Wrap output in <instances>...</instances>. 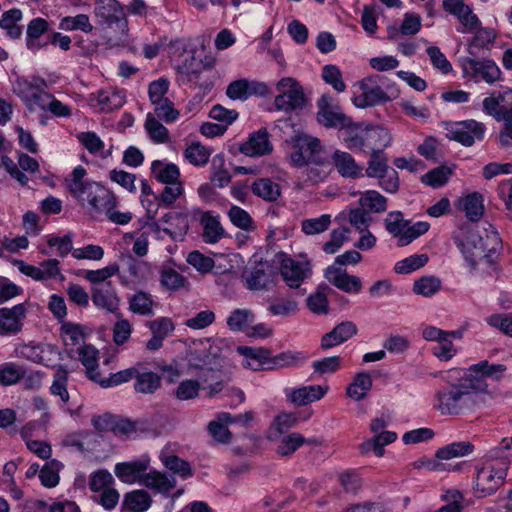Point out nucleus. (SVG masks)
<instances>
[{
  "label": "nucleus",
  "mask_w": 512,
  "mask_h": 512,
  "mask_svg": "<svg viewBox=\"0 0 512 512\" xmlns=\"http://www.w3.org/2000/svg\"><path fill=\"white\" fill-rule=\"evenodd\" d=\"M68 371L63 366H58L53 382L50 387L51 394L60 397L62 402L66 403L69 400V393L67 390Z\"/></svg>",
  "instance_id": "obj_60"
},
{
  "label": "nucleus",
  "mask_w": 512,
  "mask_h": 512,
  "mask_svg": "<svg viewBox=\"0 0 512 512\" xmlns=\"http://www.w3.org/2000/svg\"><path fill=\"white\" fill-rule=\"evenodd\" d=\"M510 462L505 457L485 456L475 464L472 489L477 498L494 495L506 481Z\"/></svg>",
  "instance_id": "obj_3"
},
{
  "label": "nucleus",
  "mask_w": 512,
  "mask_h": 512,
  "mask_svg": "<svg viewBox=\"0 0 512 512\" xmlns=\"http://www.w3.org/2000/svg\"><path fill=\"white\" fill-rule=\"evenodd\" d=\"M152 503L149 493L145 490H134L125 494L122 508L129 512H144Z\"/></svg>",
  "instance_id": "obj_42"
},
{
  "label": "nucleus",
  "mask_w": 512,
  "mask_h": 512,
  "mask_svg": "<svg viewBox=\"0 0 512 512\" xmlns=\"http://www.w3.org/2000/svg\"><path fill=\"white\" fill-rule=\"evenodd\" d=\"M290 159L295 167L328 165L321 141L308 135L296 137Z\"/></svg>",
  "instance_id": "obj_8"
},
{
  "label": "nucleus",
  "mask_w": 512,
  "mask_h": 512,
  "mask_svg": "<svg viewBox=\"0 0 512 512\" xmlns=\"http://www.w3.org/2000/svg\"><path fill=\"white\" fill-rule=\"evenodd\" d=\"M311 263L307 258L299 260L284 258L281 261L280 273L290 288H299L301 284L311 275Z\"/></svg>",
  "instance_id": "obj_13"
},
{
  "label": "nucleus",
  "mask_w": 512,
  "mask_h": 512,
  "mask_svg": "<svg viewBox=\"0 0 512 512\" xmlns=\"http://www.w3.org/2000/svg\"><path fill=\"white\" fill-rule=\"evenodd\" d=\"M161 386V377L154 372L140 373L137 370L135 377L134 389L138 393L152 394Z\"/></svg>",
  "instance_id": "obj_51"
},
{
  "label": "nucleus",
  "mask_w": 512,
  "mask_h": 512,
  "mask_svg": "<svg viewBox=\"0 0 512 512\" xmlns=\"http://www.w3.org/2000/svg\"><path fill=\"white\" fill-rule=\"evenodd\" d=\"M331 215L322 214L319 217L304 219L301 222V230L306 235H317L329 229Z\"/></svg>",
  "instance_id": "obj_58"
},
{
  "label": "nucleus",
  "mask_w": 512,
  "mask_h": 512,
  "mask_svg": "<svg viewBox=\"0 0 512 512\" xmlns=\"http://www.w3.org/2000/svg\"><path fill=\"white\" fill-rule=\"evenodd\" d=\"M159 458L168 470L178 474L182 478L185 479L192 476L190 464L178 456L171 454L168 448L161 450Z\"/></svg>",
  "instance_id": "obj_43"
},
{
  "label": "nucleus",
  "mask_w": 512,
  "mask_h": 512,
  "mask_svg": "<svg viewBox=\"0 0 512 512\" xmlns=\"http://www.w3.org/2000/svg\"><path fill=\"white\" fill-rule=\"evenodd\" d=\"M213 64V60L206 64L197 63L192 53L189 58L177 64L178 81L194 89L209 91L214 85Z\"/></svg>",
  "instance_id": "obj_7"
},
{
  "label": "nucleus",
  "mask_w": 512,
  "mask_h": 512,
  "mask_svg": "<svg viewBox=\"0 0 512 512\" xmlns=\"http://www.w3.org/2000/svg\"><path fill=\"white\" fill-rule=\"evenodd\" d=\"M329 97L322 96L318 101V122L327 128H339L340 130L351 124V118L342 113L338 108L329 104Z\"/></svg>",
  "instance_id": "obj_19"
},
{
  "label": "nucleus",
  "mask_w": 512,
  "mask_h": 512,
  "mask_svg": "<svg viewBox=\"0 0 512 512\" xmlns=\"http://www.w3.org/2000/svg\"><path fill=\"white\" fill-rule=\"evenodd\" d=\"M26 305L20 303L11 308H0V335L13 336L18 334L26 318Z\"/></svg>",
  "instance_id": "obj_15"
},
{
  "label": "nucleus",
  "mask_w": 512,
  "mask_h": 512,
  "mask_svg": "<svg viewBox=\"0 0 512 512\" xmlns=\"http://www.w3.org/2000/svg\"><path fill=\"white\" fill-rule=\"evenodd\" d=\"M456 207L465 213L469 221L477 222L484 214V199L478 192H472L459 199Z\"/></svg>",
  "instance_id": "obj_30"
},
{
  "label": "nucleus",
  "mask_w": 512,
  "mask_h": 512,
  "mask_svg": "<svg viewBox=\"0 0 512 512\" xmlns=\"http://www.w3.org/2000/svg\"><path fill=\"white\" fill-rule=\"evenodd\" d=\"M49 29V23L47 20L41 17H37L32 19L28 25L26 30V45L27 48L31 51H38L39 49L45 47L48 42L41 43L40 37L46 33Z\"/></svg>",
  "instance_id": "obj_34"
},
{
  "label": "nucleus",
  "mask_w": 512,
  "mask_h": 512,
  "mask_svg": "<svg viewBox=\"0 0 512 512\" xmlns=\"http://www.w3.org/2000/svg\"><path fill=\"white\" fill-rule=\"evenodd\" d=\"M324 275L330 284L345 293L358 294L362 290L361 279L355 275L348 274L346 269L339 266H328Z\"/></svg>",
  "instance_id": "obj_16"
},
{
  "label": "nucleus",
  "mask_w": 512,
  "mask_h": 512,
  "mask_svg": "<svg viewBox=\"0 0 512 512\" xmlns=\"http://www.w3.org/2000/svg\"><path fill=\"white\" fill-rule=\"evenodd\" d=\"M365 149L374 152H384V149L392 143L390 131L383 126H371L366 128Z\"/></svg>",
  "instance_id": "obj_28"
},
{
  "label": "nucleus",
  "mask_w": 512,
  "mask_h": 512,
  "mask_svg": "<svg viewBox=\"0 0 512 512\" xmlns=\"http://www.w3.org/2000/svg\"><path fill=\"white\" fill-rule=\"evenodd\" d=\"M505 371V365L491 364L487 360H483L471 365L460 381L468 390L470 396L478 393H489L488 380L499 381Z\"/></svg>",
  "instance_id": "obj_6"
},
{
  "label": "nucleus",
  "mask_w": 512,
  "mask_h": 512,
  "mask_svg": "<svg viewBox=\"0 0 512 512\" xmlns=\"http://www.w3.org/2000/svg\"><path fill=\"white\" fill-rule=\"evenodd\" d=\"M251 190L256 196L269 202L276 201L281 195L279 184L269 178H260L254 181Z\"/></svg>",
  "instance_id": "obj_45"
},
{
  "label": "nucleus",
  "mask_w": 512,
  "mask_h": 512,
  "mask_svg": "<svg viewBox=\"0 0 512 512\" xmlns=\"http://www.w3.org/2000/svg\"><path fill=\"white\" fill-rule=\"evenodd\" d=\"M47 82L41 77H32L31 79L19 77L13 85V92L21 101L26 104L33 94L39 91L40 87H47Z\"/></svg>",
  "instance_id": "obj_35"
},
{
  "label": "nucleus",
  "mask_w": 512,
  "mask_h": 512,
  "mask_svg": "<svg viewBox=\"0 0 512 512\" xmlns=\"http://www.w3.org/2000/svg\"><path fill=\"white\" fill-rule=\"evenodd\" d=\"M308 355L302 351H283L272 356L268 361V370H277L288 367H297L307 361Z\"/></svg>",
  "instance_id": "obj_33"
},
{
  "label": "nucleus",
  "mask_w": 512,
  "mask_h": 512,
  "mask_svg": "<svg viewBox=\"0 0 512 512\" xmlns=\"http://www.w3.org/2000/svg\"><path fill=\"white\" fill-rule=\"evenodd\" d=\"M468 400V390L459 381L444 386L435 393L434 407L442 415H458Z\"/></svg>",
  "instance_id": "obj_10"
},
{
  "label": "nucleus",
  "mask_w": 512,
  "mask_h": 512,
  "mask_svg": "<svg viewBox=\"0 0 512 512\" xmlns=\"http://www.w3.org/2000/svg\"><path fill=\"white\" fill-rule=\"evenodd\" d=\"M361 94L352 101L358 108H366L389 102L398 97L399 91L388 79L381 75H371L359 82Z\"/></svg>",
  "instance_id": "obj_5"
},
{
  "label": "nucleus",
  "mask_w": 512,
  "mask_h": 512,
  "mask_svg": "<svg viewBox=\"0 0 512 512\" xmlns=\"http://www.w3.org/2000/svg\"><path fill=\"white\" fill-rule=\"evenodd\" d=\"M90 105L101 112H110L121 108L126 102L123 90L115 88L101 89L89 97Z\"/></svg>",
  "instance_id": "obj_18"
},
{
  "label": "nucleus",
  "mask_w": 512,
  "mask_h": 512,
  "mask_svg": "<svg viewBox=\"0 0 512 512\" xmlns=\"http://www.w3.org/2000/svg\"><path fill=\"white\" fill-rule=\"evenodd\" d=\"M474 37L468 43V53L476 56L480 49L487 48L496 38L495 32L490 28L478 27Z\"/></svg>",
  "instance_id": "obj_53"
},
{
  "label": "nucleus",
  "mask_w": 512,
  "mask_h": 512,
  "mask_svg": "<svg viewBox=\"0 0 512 512\" xmlns=\"http://www.w3.org/2000/svg\"><path fill=\"white\" fill-rule=\"evenodd\" d=\"M94 13L108 42L119 45L127 40L128 21L117 0H95Z\"/></svg>",
  "instance_id": "obj_4"
},
{
  "label": "nucleus",
  "mask_w": 512,
  "mask_h": 512,
  "mask_svg": "<svg viewBox=\"0 0 512 512\" xmlns=\"http://www.w3.org/2000/svg\"><path fill=\"white\" fill-rule=\"evenodd\" d=\"M141 484L157 493L168 495L175 488L176 479L159 471H150L141 478Z\"/></svg>",
  "instance_id": "obj_29"
},
{
  "label": "nucleus",
  "mask_w": 512,
  "mask_h": 512,
  "mask_svg": "<svg viewBox=\"0 0 512 512\" xmlns=\"http://www.w3.org/2000/svg\"><path fill=\"white\" fill-rule=\"evenodd\" d=\"M442 286V282L438 277L425 276L417 279L413 284V292L423 297H432Z\"/></svg>",
  "instance_id": "obj_57"
},
{
  "label": "nucleus",
  "mask_w": 512,
  "mask_h": 512,
  "mask_svg": "<svg viewBox=\"0 0 512 512\" xmlns=\"http://www.w3.org/2000/svg\"><path fill=\"white\" fill-rule=\"evenodd\" d=\"M336 221H348L360 233L366 231L372 222L371 215L364 210L361 206L342 211L337 217Z\"/></svg>",
  "instance_id": "obj_39"
},
{
  "label": "nucleus",
  "mask_w": 512,
  "mask_h": 512,
  "mask_svg": "<svg viewBox=\"0 0 512 512\" xmlns=\"http://www.w3.org/2000/svg\"><path fill=\"white\" fill-rule=\"evenodd\" d=\"M331 161L343 178L359 179L364 176L363 167L346 151L336 149L331 155Z\"/></svg>",
  "instance_id": "obj_21"
},
{
  "label": "nucleus",
  "mask_w": 512,
  "mask_h": 512,
  "mask_svg": "<svg viewBox=\"0 0 512 512\" xmlns=\"http://www.w3.org/2000/svg\"><path fill=\"white\" fill-rule=\"evenodd\" d=\"M99 351L93 345H84L78 349L79 361L86 369L87 377L98 383L102 377L98 365Z\"/></svg>",
  "instance_id": "obj_31"
},
{
  "label": "nucleus",
  "mask_w": 512,
  "mask_h": 512,
  "mask_svg": "<svg viewBox=\"0 0 512 512\" xmlns=\"http://www.w3.org/2000/svg\"><path fill=\"white\" fill-rule=\"evenodd\" d=\"M328 385H308L284 390L287 400L296 406H305L322 399L328 392Z\"/></svg>",
  "instance_id": "obj_20"
},
{
  "label": "nucleus",
  "mask_w": 512,
  "mask_h": 512,
  "mask_svg": "<svg viewBox=\"0 0 512 512\" xmlns=\"http://www.w3.org/2000/svg\"><path fill=\"white\" fill-rule=\"evenodd\" d=\"M86 176V169L78 165L65 178V185L73 198L95 213H103L117 204V198L112 191Z\"/></svg>",
  "instance_id": "obj_2"
},
{
  "label": "nucleus",
  "mask_w": 512,
  "mask_h": 512,
  "mask_svg": "<svg viewBox=\"0 0 512 512\" xmlns=\"http://www.w3.org/2000/svg\"><path fill=\"white\" fill-rule=\"evenodd\" d=\"M463 78L479 83L481 81L492 85L501 79L502 72L491 59L477 60L471 57L460 59Z\"/></svg>",
  "instance_id": "obj_11"
},
{
  "label": "nucleus",
  "mask_w": 512,
  "mask_h": 512,
  "mask_svg": "<svg viewBox=\"0 0 512 512\" xmlns=\"http://www.w3.org/2000/svg\"><path fill=\"white\" fill-rule=\"evenodd\" d=\"M428 260L429 258L426 254H414L398 261L394 266V271L397 274H409L425 266Z\"/></svg>",
  "instance_id": "obj_61"
},
{
  "label": "nucleus",
  "mask_w": 512,
  "mask_h": 512,
  "mask_svg": "<svg viewBox=\"0 0 512 512\" xmlns=\"http://www.w3.org/2000/svg\"><path fill=\"white\" fill-rule=\"evenodd\" d=\"M16 353L21 358L49 366L50 358H47V356L57 354V351L50 345L43 346L40 344L29 343L19 345L16 348Z\"/></svg>",
  "instance_id": "obj_26"
},
{
  "label": "nucleus",
  "mask_w": 512,
  "mask_h": 512,
  "mask_svg": "<svg viewBox=\"0 0 512 512\" xmlns=\"http://www.w3.org/2000/svg\"><path fill=\"white\" fill-rule=\"evenodd\" d=\"M451 175L452 170L449 167L440 166L427 172L422 177V182L433 188H440L448 182Z\"/></svg>",
  "instance_id": "obj_64"
},
{
  "label": "nucleus",
  "mask_w": 512,
  "mask_h": 512,
  "mask_svg": "<svg viewBox=\"0 0 512 512\" xmlns=\"http://www.w3.org/2000/svg\"><path fill=\"white\" fill-rule=\"evenodd\" d=\"M184 158L197 167L205 166L211 156V150L199 142H192L183 152Z\"/></svg>",
  "instance_id": "obj_52"
},
{
  "label": "nucleus",
  "mask_w": 512,
  "mask_h": 512,
  "mask_svg": "<svg viewBox=\"0 0 512 512\" xmlns=\"http://www.w3.org/2000/svg\"><path fill=\"white\" fill-rule=\"evenodd\" d=\"M160 221L168 225L162 231L174 241H182L189 230L188 216L182 212L166 213Z\"/></svg>",
  "instance_id": "obj_25"
},
{
  "label": "nucleus",
  "mask_w": 512,
  "mask_h": 512,
  "mask_svg": "<svg viewBox=\"0 0 512 512\" xmlns=\"http://www.w3.org/2000/svg\"><path fill=\"white\" fill-rule=\"evenodd\" d=\"M454 243L463 255L470 272L477 270L481 260L489 266L495 265L503 251L502 239L493 226L485 229L483 235L476 230H470L464 237H454Z\"/></svg>",
  "instance_id": "obj_1"
},
{
  "label": "nucleus",
  "mask_w": 512,
  "mask_h": 512,
  "mask_svg": "<svg viewBox=\"0 0 512 512\" xmlns=\"http://www.w3.org/2000/svg\"><path fill=\"white\" fill-rule=\"evenodd\" d=\"M365 135L366 128H360L351 121L348 127L342 129L341 138L349 150L366 152Z\"/></svg>",
  "instance_id": "obj_40"
},
{
  "label": "nucleus",
  "mask_w": 512,
  "mask_h": 512,
  "mask_svg": "<svg viewBox=\"0 0 512 512\" xmlns=\"http://www.w3.org/2000/svg\"><path fill=\"white\" fill-rule=\"evenodd\" d=\"M255 321V314L250 309H235L227 317L226 323L231 331H245Z\"/></svg>",
  "instance_id": "obj_48"
},
{
  "label": "nucleus",
  "mask_w": 512,
  "mask_h": 512,
  "mask_svg": "<svg viewBox=\"0 0 512 512\" xmlns=\"http://www.w3.org/2000/svg\"><path fill=\"white\" fill-rule=\"evenodd\" d=\"M91 300L96 308L120 316V298L112 282L92 286Z\"/></svg>",
  "instance_id": "obj_14"
},
{
  "label": "nucleus",
  "mask_w": 512,
  "mask_h": 512,
  "mask_svg": "<svg viewBox=\"0 0 512 512\" xmlns=\"http://www.w3.org/2000/svg\"><path fill=\"white\" fill-rule=\"evenodd\" d=\"M512 95V90L506 92L492 93L490 96L485 97L482 101L483 111L497 119L502 111V105L506 101V97Z\"/></svg>",
  "instance_id": "obj_59"
},
{
  "label": "nucleus",
  "mask_w": 512,
  "mask_h": 512,
  "mask_svg": "<svg viewBox=\"0 0 512 512\" xmlns=\"http://www.w3.org/2000/svg\"><path fill=\"white\" fill-rule=\"evenodd\" d=\"M372 383V378L368 372H358L347 386L346 395L354 401H361L368 395Z\"/></svg>",
  "instance_id": "obj_36"
},
{
  "label": "nucleus",
  "mask_w": 512,
  "mask_h": 512,
  "mask_svg": "<svg viewBox=\"0 0 512 512\" xmlns=\"http://www.w3.org/2000/svg\"><path fill=\"white\" fill-rule=\"evenodd\" d=\"M63 465L58 460H51L47 462L39 473V479L41 484L46 488H54L59 484L60 476L59 472Z\"/></svg>",
  "instance_id": "obj_55"
},
{
  "label": "nucleus",
  "mask_w": 512,
  "mask_h": 512,
  "mask_svg": "<svg viewBox=\"0 0 512 512\" xmlns=\"http://www.w3.org/2000/svg\"><path fill=\"white\" fill-rule=\"evenodd\" d=\"M237 352L243 356V366L254 371L268 370L270 350L263 347L239 346Z\"/></svg>",
  "instance_id": "obj_24"
},
{
  "label": "nucleus",
  "mask_w": 512,
  "mask_h": 512,
  "mask_svg": "<svg viewBox=\"0 0 512 512\" xmlns=\"http://www.w3.org/2000/svg\"><path fill=\"white\" fill-rule=\"evenodd\" d=\"M357 326L352 321H344L336 325L330 332L324 334L321 339V348L327 350L338 346L357 334Z\"/></svg>",
  "instance_id": "obj_23"
},
{
  "label": "nucleus",
  "mask_w": 512,
  "mask_h": 512,
  "mask_svg": "<svg viewBox=\"0 0 512 512\" xmlns=\"http://www.w3.org/2000/svg\"><path fill=\"white\" fill-rule=\"evenodd\" d=\"M228 217L234 226L242 230L255 229V223L250 214L239 206L233 205L228 211Z\"/></svg>",
  "instance_id": "obj_63"
},
{
  "label": "nucleus",
  "mask_w": 512,
  "mask_h": 512,
  "mask_svg": "<svg viewBox=\"0 0 512 512\" xmlns=\"http://www.w3.org/2000/svg\"><path fill=\"white\" fill-rule=\"evenodd\" d=\"M276 90L278 95L274 99V107L277 111L291 113L305 106L304 89L295 78H281L276 83Z\"/></svg>",
  "instance_id": "obj_9"
},
{
  "label": "nucleus",
  "mask_w": 512,
  "mask_h": 512,
  "mask_svg": "<svg viewBox=\"0 0 512 512\" xmlns=\"http://www.w3.org/2000/svg\"><path fill=\"white\" fill-rule=\"evenodd\" d=\"M273 145L266 128L252 132L247 140L240 144L239 151L249 157L265 156L272 152Z\"/></svg>",
  "instance_id": "obj_17"
},
{
  "label": "nucleus",
  "mask_w": 512,
  "mask_h": 512,
  "mask_svg": "<svg viewBox=\"0 0 512 512\" xmlns=\"http://www.w3.org/2000/svg\"><path fill=\"white\" fill-rule=\"evenodd\" d=\"M486 128L483 123L470 119L456 122L447 130V138L470 147L484 138Z\"/></svg>",
  "instance_id": "obj_12"
},
{
  "label": "nucleus",
  "mask_w": 512,
  "mask_h": 512,
  "mask_svg": "<svg viewBox=\"0 0 512 512\" xmlns=\"http://www.w3.org/2000/svg\"><path fill=\"white\" fill-rule=\"evenodd\" d=\"M22 18V11L17 8L5 11L0 18V27L6 31L12 39H18L22 35V29L17 24Z\"/></svg>",
  "instance_id": "obj_49"
},
{
  "label": "nucleus",
  "mask_w": 512,
  "mask_h": 512,
  "mask_svg": "<svg viewBox=\"0 0 512 512\" xmlns=\"http://www.w3.org/2000/svg\"><path fill=\"white\" fill-rule=\"evenodd\" d=\"M396 439L397 434L395 432L384 431L361 443L359 448L363 454L373 452L377 457H382L385 452L384 446L393 443Z\"/></svg>",
  "instance_id": "obj_38"
},
{
  "label": "nucleus",
  "mask_w": 512,
  "mask_h": 512,
  "mask_svg": "<svg viewBox=\"0 0 512 512\" xmlns=\"http://www.w3.org/2000/svg\"><path fill=\"white\" fill-rule=\"evenodd\" d=\"M321 76L323 81L332 86V88L338 93L345 91L346 84L343 81L342 72L338 66L333 64L325 65L322 68Z\"/></svg>",
  "instance_id": "obj_62"
},
{
  "label": "nucleus",
  "mask_w": 512,
  "mask_h": 512,
  "mask_svg": "<svg viewBox=\"0 0 512 512\" xmlns=\"http://www.w3.org/2000/svg\"><path fill=\"white\" fill-rule=\"evenodd\" d=\"M120 271L119 265L116 263L110 264L104 268L97 270H80L78 275L87 280L92 286L103 285L110 282L109 278L118 275Z\"/></svg>",
  "instance_id": "obj_44"
},
{
  "label": "nucleus",
  "mask_w": 512,
  "mask_h": 512,
  "mask_svg": "<svg viewBox=\"0 0 512 512\" xmlns=\"http://www.w3.org/2000/svg\"><path fill=\"white\" fill-rule=\"evenodd\" d=\"M389 169L388 159L384 152L371 153L368 161V166L365 170L366 174L370 178H384Z\"/></svg>",
  "instance_id": "obj_56"
},
{
  "label": "nucleus",
  "mask_w": 512,
  "mask_h": 512,
  "mask_svg": "<svg viewBox=\"0 0 512 512\" xmlns=\"http://www.w3.org/2000/svg\"><path fill=\"white\" fill-rule=\"evenodd\" d=\"M151 174L163 184H171L180 181L179 167L171 162L155 160L151 164Z\"/></svg>",
  "instance_id": "obj_37"
},
{
  "label": "nucleus",
  "mask_w": 512,
  "mask_h": 512,
  "mask_svg": "<svg viewBox=\"0 0 512 512\" xmlns=\"http://www.w3.org/2000/svg\"><path fill=\"white\" fill-rule=\"evenodd\" d=\"M155 306L156 302L148 292L138 290L128 297V310L133 314L151 317Z\"/></svg>",
  "instance_id": "obj_32"
},
{
  "label": "nucleus",
  "mask_w": 512,
  "mask_h": 512,
  "mask_svg": "<svg viewBox=\"0 0 512 512\" xmlns=\"http://www.w3.org/2000/svg\"><path fill=\"white\" fill-rule=\"evenodd\" d=\"M231 178L230 172L225 168L224 155H215L211 162V183L218 188H224L231 182Z\"/></svg>",
  "instance_id": "obj_46"
},
{
  "label": "nucleus",
  "mask_w": 512,
  "mask_h": 512,
  "mask_svg": "<svg viewBox=\"0 0 512 512\" xmlns=\"http://www.w3.org/2000/svg\"><path fill=\"white\" fill-rule=\"evenodd\" d=\"M144 127L154 143L160 144L169 140L168 129L152 113L147 114Z\"/></svg>",
  "instance_id": "obj_54"
},
{
  "label": "nucleus",
  "mask_w": 512,
  "mask_h": 512,
  "mask_svg": "<svg viewBox=\"0 0 512 512\" xmlns=\"http://www.w3.org/2000/svg\"><path fill=\"white\" fill-rule=\"evenodd\" d=\"M193 215L199 216L203 227V239L206 243H217L224 235V229L220 223L219 215L210 211H202L200 208L193 209Z\"/></svg>",
  "instance_id": "obj_22"
},
{
  "label": "nucleus",
  "mask_w": 512,
  "mask_h": 512,
  "mask_svg": "<svg viewBox=\"0 0 512 512\" xmlns=\"http://www.w3.org/2000/svg\"><path fill=\"white\" fill-rule=\"evenodd\" d=\"M474 445L469 441L453 442L439 448L436 457L441 460H449L455 457H463L473 452Z\"/></svg>",
  "instance_id": "obj_50"
},
{
  "label": "nucleus",
  "mask_w": 512,
  "mask_h": 512,
  "mask_svg": "<svg viewBox=\"0 0 512 512\" xmlns=\"http://www.w3.org/2000/svg\"><path fill=\"white\" fill-rule=\"evenodd\" d=\"M359 206L370 213H383L387 210V198L376 190H367L360 194Z\"/></svg>",
  "instance_id": "obj_41"
},
{
  "label": "nucleus",
  "mask_w": 512,
  "mask_h": 512,
  "mask_svg": "<svg viewBox=\"0 0 512 512\" xmlns=\"http://www.w3.org/2000/svg\"><path fill=\"white\" fill-rule=\"evenodd\" d=\"M60 335L65 346H77L86 338L85 328L81 324L64 322L60 328Z\"/></svg>",
  "instance_id": "obj_47"
},
{
  "label": "nucleus",
  "mask_w": 512,
  "mask_h": 512,
  "mask_svg": "<svg viewBox=\"0 0 512 512\" xmlns=\"http://www.w3.org/2000/svg\"><path fill=\"white\" fill-rule=\"evenodd\" d=\"M148 468V461L136 460L131 462H123L115 465V475L124 483L132 484L141 483V478Z\"/></svg>",
  "instance_id": "obj_27"
}]
</instances>
